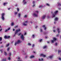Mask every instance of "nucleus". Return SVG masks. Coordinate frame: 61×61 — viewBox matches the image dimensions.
Segmentation results:
<instances>
[{"instance_id": "39", "label": "nucleus", "mask_w": 61, "mask_h": 61, "mask_svg": "<svg viewBox=\"0 0 61 61\" xmlns=\"http://www.w3.org/2000/svg\"><path fill=\"white\" fill-rule=\"evenodd\" d=\"M58 4L59 5H61V4L60 3H58Z\"/></svg>"}, {"instance_id": "15", "label": "nucleus", "mask_w": 61, "mask_h": 61, "mask_svg": "<svg viewBox=\"0 0 61 61\" xmlns=\"http://www.w3.org/2000/svg\"><path fill=\"white\" fill-rule=\"evenodd\" d=\"M20 15H21V14H20V13L18 14V16L19 18L20 17Z\"/></svg>"}, {"instance_id": "26", "label": "nucleus", "mask_w": 61, "mask_h": 61, "mask_svg": "<svg viewBox=\"0 0 61 61\" xmlns=\"http://www.w3.org/2000/svg\"><path fill=\"white\" fill-rule=\"evenodd\" d=\"M18 44V43H17V42H16L15 43V46H16L17 45V44Z\"/></svg>"}, {"instance_id": "2", "label": "nucleus", "mask_w": 61, "mask_h": 61, "mask_svg": "<svg viewBox=\"0 0 61 61\" xmlns=\"http://www.w3.org/2000/svg\"><path fill=\"white\" fill-rule=\"evenodd\" d=\"M57 13H58V11H56L54 13V14H53L52 15V17H55V15H56Z\"/></svg>"}, {"instance_id": "60", "label": "nucleus", "mask_w": 61, "mask_h": 61, "mask_svg": "<svg viewBox=\"0 0 61 61\" xmlns=\"http://www.w3.org/2000/svg\"><path fill=\"white\" fill-rule=\"evenodd\" d=\"M37 27V26H35V28H36Z\"/></svg>"}, {"instance_id": "42", "label": "nucleus", "mask_w": 61, "mask_h": 61, "mask_svg": "<svg viewBox=\"0 0 61 61\" xmlns=\"http://www.w3.org/2000/svg\"><path fill=\"white\" fill-rule=\"evenodd\" d=\"M28 46H31V44L30 43H28Z\"/></svg>"}, {"instance_id": "45", "label": "nucleus", "mask_w": 61, "mask_h": 61, "mask_svg": "<svg viewBox=\"0 0 61 61\" xmlns=\"http://www.w3.org/2000/svg\"><path fill=\"white\" fill-rule=\"evenodd\" d=\"M32 7H35V4H33V5H32Z\"/></svg>"}, {"instance_id": "46", "label": "nucleus", "mask_w": 61, "mask_h": 61, "mask_svg": "<svg viewBox=\"0 0 61 61\" xmlns=\"http://www.w3.org/2000/svg\"><path fill=\"white\" fill-rule=\"evenodd\" d=\"M10 28H8V29H7V30H10Z\"/></svg>"}, {"instance_id": "6", "label": "nucleus", "mask_w": 61, "mask_h": 61, "mask_svg": "<svg viewBox=\"0 0 61 61\" xmlns=\"http://www.w3.org/2000/svg\"><path fill=\"white\" fill-rule=\"evenodd\" d=\"M23 4L25 5L26 4L27 2L25 1V0H23Z\"/></svg>"}, {"instance_id": "19", "label": "nucleus", "mask_w": 61, "mask_h": 61, "mask_svg": "<svg viewBox=\"0 0 61 61\" xmlns=\"http://www.w3.org/2000/svg\"><path fill=\"white\" fill-rule=\"evenodd\" d=\"M32 38H34L35 37V35L34 34L32 35Z\"/></svg>"}, {"instance_id": "33", "label": "nucleus", "mask_w": 61, "mask_h": 61, "mask_svg": "<svg viewBox=\"0 0 61 61\" xmlns=\"http://www.w3.org/2000/svg\"><path fill=\"white\" fill-rule=\"evenodd\" d=\"M7 31H8V30L6 29L5 30V32H7Z\"/></svg>"}, {"instance_id": "27", "label": "nucleus", "mask_w": 61, "mask_h": 61, "mask_svg": "<svg viewBox=\"0 0 61 61\" xmlns=\"http://www.w3.org/2000/svg\"><path fill=\"white\" fill-rule=\"evenodd\" d=\"M4 55L5 56H6L7 55V53H6V52H4Z\"/></svg>"}, {"instance_id": "4", "label": "nucleus", "mask_w": 61, "mask_h": 61, "mask_svg": "<svg viewBox=\"0 0 61 61\" xmlns=\"http://www.w3.org/2000/svg\"><path fill=\"white\" fill-rule=\"evenodd\" d=\"M20 38L21 39H22V40H24V35H22L21 36Z\"/></svg>"}, {"instance_id": "36", "label": "nucleus", "mask_w": 61, "mask_h": 61, "mask_svg": "<svg viewBox=\"0 0 61 61\" xmlns=\"http://www.w3.org/2000/svg\"><path fill=\"white\" fill-rule=\"evenodd\" d=\"M42 41V39H41L40 40H39V42H41V41Z\"/></svg>"}, {"instance_id": "51", "label": "nucleus", "mask_w": 61, "mask_h": 61, "mask_svg": "<svg viewBox=\"0 0 61 61\" xmlns=\"http://www.w3.org/2000/svg\"><path fill=\"white\" fill-rule=\"evenodd\" d=\"M51 42H52V43H53V42H54V41L51 40Z\"/></svg>"}, {"instance_id": "57", "label": "nucleus", "mask_w": 61, "mask_h": 61, "mask_svg": "<svg viewBox=\"0 0 61 61\" xmlns=\"http://www.w3.org/2000/svg\"><path fill=\"white\" fill-rule=\"evenodd\" d=\"M2 30V29H0V32Z\"/></svg>"}, {"instance_id": "56", "label": "nucleus", "mask_w": 61, "mask_h": 61, "mask_svg": "<svg viewBox=\"0 0 61 61\" xmlns=\"http://www.w3.org/2000/svg\"><path fill=\"white\" fill-rule=\"evenodd\" d=\"M47 18H49V16H48L47 17Z\"/></svg>"}, {"instance_id": "21", "label": "nucleus", "mask_w": 61, "mask_h": 61, "mask_svg": "<svg viewBox=\"0 0 61 61\" xmlns=\"http://www.w3.org/2000/svg\"><path fill=\"white\" fill-rule=\"evenodd\" d=\"M46 48V46H44L43 47V49H45Z\"/></svg>"}, {"instance_id": "49", "label": "nucleus", "mask_w": 61, "mask_h": 61, "mask_svg": "<svg viewBox=\"0 0 61 61\" xmlns=\"http://www.w3.org/2000/svg\"><path fill=\"white\" fill-rule=\"evenodd\" d=\"M34 46H35V45L34 44H33L32 46V47H34Z\"/></svg>"}, {"instance_id": "20", "label": "nucleus", "mask_w": 61, "mask_h": 61, "mask_svg": "<svg viewBox=\"0 0 61 61\" xmlns=\"http://www.w3.org/2000/svg\"><path fill=\"white\" fill-rule=\"evenodd\" d=\"M43 7V6L42 5H41L39 6V8H42V7Z\"/></svg>"}, {"instance_id": "29", "label": "nucleus", "mask_w": 61, "mask_h": 61, "mask_svg": "<svg viewBox=\"0 0 61 61\" xmlns=\"http://www.w3.org/2000/svg\"><path fill=\"white\" fill-rule=\"evenodd\" d=\"M9 44H8L6 45V46L7 47V46H9Z\"/></svg>"}, {"instance_id": "37", "label": "nucleus", "mask_w": 61, "mask_h": 61, "mask_svg": "<svg viewBox=\"0 0 61 61\" xmlns=\"http://www.w3.org/2000/svg\"><path fill=\"white\" fill-rule=\"evenodd\" d=\"M6 4H7V3H4V4H3L4 5H6Z\"/></svg>"}, {"instance_id": "30", "label": "nucleus", "mask_w": 61, "mask_h": 61, "mask_svg": "<svg viewBox=\"0 0 61 61\" xmlns=\"http://www.w3.org/2000/svg\"><path fill=\"white\" fill-rule=\"evenodd\" d=\"M24 18H26L27 17V15H25V16H24Z\"/></svg>"}, {"instance_id": "17", "label": "nucleus", "mask_w": 61, "mask_h": 61, "mask_svg": "<svg viewBox=\"0 0 61 61\" xmlns=\"http://www.w3.org/2000/svg\"><path fill=\"white\" fill-rule=\"evenodd\" d=\"M57 31L58 32V33H59L60 32L59 31V28H57Z\"/></svg>"}, {"instance_id": "40", "label": "nucleus", "mask_w": 61, "mask_h": 61, "mask_svg": "<svg viewBox=\"0 0 61 61\" xmlns=\"http://www.w3.org/2000/svg\"><path fill=\"white\" fill-rule=\"evenodd\" d=\"M21 33H20L19 34H18V36H20V35H21Z\"/></svg>"}, {"instance_id": "34", "label": "nucleus", "mask_w": 61, "mask_h": 61, "mask_svg": "<svg viewBox=\"0 0 61 61\" xmlns=\"http://www.w3.org/2000/svg\"><path fill=\"white\" fill-rule=\"evenodd\" d=\"M7 38H10V36H7Z\"/></svg>"}, {"instance_id": "8", "label": "nucleus", "mask_w": 61, "mask_h": 61, "mask_svg": "<svg viewBox=\"0 0 61 61\" xmlns=\"http://www.w3.org/2000/svg\"><path fill=\"white\" fill-rule=\"evenodd\" d=\"M41 56H42L43 57H46V55H44L43 54H41L40 55Z\"/></svg>"}, {"instance_id": "5", "label": "nucleus", "mask_w": 61, "mask_h": 61, "mask_svg": "<svg viewBox=\"0 0 61 61\" xmlns=\"http://www.w3.org/2000/svg\"><path fill=\"white\" fill-rule=\"evenodd\" d=\"M19 32H20V29H19L18 30H16V31L15 32V34H16V33H17Z\"/></svg>"}, {"instance_id": "48", "label": "nucleus", "mask_w": 61, "mask_h": 61, "mask_svg": "<svg viewBox=\"0 0 61 61\" xmlns=\"http://www.w3.org/2000/svg\"><path fill=\"white\" fill-rule=\"evenodd\" d=\"M24 36L26 35V33L25 32L24 34Z\"/></svg>"}, {"instance_id": "54", "label": "nucleus", "mask_w": 61, "mask_h": 61, "mask_svg": "<svg viewBox=\"0 0 61 61\" xmlns=\"http://www.w3.org/2000/svg\"><path fill=\"white\" fill-rule=\"evenodd\" d=\"M2 40V38L0 37V41H1Z\"/></svg>"}, {"instance_id": "59", "label": "nucleus", "mask_w": 61, "mask_h": 61, "mask_svg": "<svg viewBox=\"0 0 61 61\" xmlns=\"http://www.w3.org/2000/svg\"><path fill=\"white\" fill-rule=\"evenodd\" d=\"M47 42L48 44H49V43H50L49 42V41H47Z\"/></svg>"}, {"instance_id": "28", "label": "nucleus", "mask_w": 61, "mask_h": 61, "mask_svg": "<svg viewBox=\"0 0 61 61\" xmlns=\"http://www.w3.org/2000/svg\"><path fill=\"white\" fill-rule=\"evenodd\" d=\"M11 52H10L9 54V56H11Z\"/></svg>"}, {"instance_id": "41", "label": "nucleus", "mask_w": 61, "mask_h": 61, "mask_svg": "<svg viewBox=\"0 0 61 61\" xmlns=\"http://www.w3.org/2000/svg\"><path fill=\"white\" fill-rule=\"evenodd\" d=\"M17 12H16L15 13V15H17Z\"/></svg>"}, {"instance_id": "35", "label": "nucleus", "mask_w": 61, "mask_h": 61, "mask_svg": "<svg viewBox=\"0 0 61 61\" xmlns=\"http://www.w3.org/2000/svg\"><path fill=\"white\" fill-rule=\"evenodd\" d=\"M9 49H10V48H9V47L7 49V51H9Z\"/></svg>"}, {"instance_id": "32", "label": "nucleus", "mask_w": 61, "mask_h": 61, "mask_svg": "<svg viewBox=\"0 0 61 61\" xmlns=\"http://www.w3.org/2000/svg\"><path fill=\"white\" fill-rule=\"evenodd\" d=\"M0 51L1 53H2V52L3 51V49L0 50Z\"/></svg>"}, {"instance_id": "22", "label": "nucleus", "mask_w": 61, "mask_h": 61, "mask_svg": "<svg viewBox=\"0 0 61 61\" xmlns=\"http://www.w3.org/2000/svg\"><path fill=\"white\" fill-rule=\"evenodd\" d=\"M5 15V13H3L1 14V16H4V15Z\"/></svg>"}, {"instance_id": "50", "label": "nucleus", "mask_w": 61, "mask_h": 61, "mask_svg": "<svg viewBox=\"0 0 61 61\" xmlns=\"http://www.w3.org/2000/svg\"><path fill=\"white\" fill-rule=\"evenodd\" d=\"M32 3L33 4V5L35 4L34 3H35V1H33L32 2Z\"/></svg>"}, {"instance_id": "44", "label": "nucleus", "mask_w": 61, "mask_h": 61, "mask_svg": "<svg viewBox=\"0 0 61 61\" xmlns=\"http://www.w3.org/2000/svg\"><path fill=\"white\" fill-rule=\"evenodd\" d=\"M61 52V51L59 50L58 51V53H60V52Z\"/></svg>"}, {"instance_id": "53", "label": "nucleus", "mask_w": 61, "mask_h": 61, "mask_svg": "<svg viewBox=\"0 0 61 61\" xmlns=\"http://www.w3.org/2000/svg\"><path fill=\"white\" fill-rule=\"evenodd\" d=\"M59 60H61V59L60 58H59Z\"/></svg>"}, {"instance_id": "23", "label": "nucleus", "mask_w": 61, "mask_h": 61, "mask_svg": "<svg viewBox=\"0 0 61 61\" xmlns=\"http://www.w3.org/2000/svg\"><path fill=\"white\" fill-rule=\"evenodd\" d=\"M53 39L54 41H56V38H53Z\"/></svg>"}, {"instance_id": "10", "label": "nucleus", "mask_w": 61, "mask_h": 61, "mask_svg": "<svg viewBox=\"0 0 61 61\" xmlns=\"http://www.w3.org/2000/svg\"><path fill=\"white\" fill-rule=\"evenodd\" d=\"M43 27H44V30H46V27L45 26V25H43L42 26Z\"/></svg>"}, {"instance_id": "13", "label": "nucleus", "mask_w": 61, "mask_h": 61, "mask_svg": "<svg viewBox=\"0 0 61 61\" xmlns=\"http://www.w3.org/2000/svg\"><path fill=\"white\" fill-rule=\"evenodd\" d=\"M1 18L3 20H5V18H4V16H2Z\"/></svg>"}, {"instance_id": "25", "label": "nucleus", "mask_w": 61, "mask_h": 61, "mask_svg": "<svg viewBox=\"0 0 61 61\" xmlns=\"http://www.w3.org/2000/svg\"><path fill=\"white\" fill-rule=\"evenodd\" d=\"M18 44H19V43H20V41L19 40H18L17 41V42Z\"/></svg>"}, {"instance_id": "31", "label": "nucleus", "mask_w": 61, "mask_h": 61, "mask_svg": "<svg viewBox=\"0 0 61 61\" xmlns=\"http://www.w3.org/2000/svg\"><path fill=\"white\" fill-rule=\"evenodd\" d=\"M46 5H47V6H49V5H50L49 4H48L47 3H46Z\"/></svg>"}, {"instance_id": "11", "label": "nucleus", "mask_w": 61, "mask_h": 61, "mask_svg": "<svg viewBox=\"0 0 61 61\" xmlns=\"http://www.w3.org/2000/svg\"><path fill=\"white\" fill-rule=\"evenodd\" d=\"M34 56H30V58H34Z\"/></svg>"}, {"instance_id": "14", "label": "nucleus", "mask_w": 61, "mask_h": 61, "mask_svg": "<svg viewBox=\"0 0 61 61\" xmlns=\"http://www.w3.org/2000/svg\"><path fill=\"white\" fill-rule=\"evenodd\" d=\"M48 58L51 59L52 58H53V56H49Z\"/></svg>"}, {"instance_id": "12", "label": "nucleus", "mask_w": 61, "mask_h": 61, "mask_svg": "<svg viewBox=\"0 0 61 61\" xmlns=\"http://www.w3.org/2000/svg\"><path fill=\"white\" fill-rule=\"evenodd\" d=\"M39 61H43V59L41 58V60L40 59H39Z\"/></svg>"}, {"instance_id": "55", "label": "nucleus", "mask_w": 61, "mask_h": 61, "mask_svg": "<svg viewBox=\"0 0 61 61\" xmlns=\"http://www.w3.org/2000/svg\"><path fill=\"white\" fill-rule=\"evenodd\" d=\"M17 11L18 12V11H19V9L18 8L17 9Z\"/></svg>"}, {"instance_id": "52", "label": "nucleus", "mask_w": 61, "mask_h": 61, "mask_svg": "<svg viewBox=\"0 0 61 61\" xmlns=\"http://www.w3.org/2000/svg\"><path fill=\"white\" fill-rule=\"evenodd\" d=\"M10 57H9L8 58V60H10Z\"/></svg>"}, {"instance_id": "1", "label": "nucleus", "mask_w": 61, "mask_h": 61, "mask_svg": "<svg viewBox=\"0 0 61 61\" xmlns=\"http://www.w3.org/2000/svg\"><path fill=\"white\" fill-rule=\"evenodd\" d=\"M38 13V11H36V12L33 14V15L35 16H38V15L37 14Z\"/></svg>"}, {"instance_id": "58", "label": "nucleus", "mask_w": 61, "mask_h": 61, "mask_svg": "<svg viewBox=\"0 0 61 61\" xmlns=\"http://www.w3.org/2000/svg\"><path fill=\"white\" fill-rule=\"evenodd\" d=\"M53 31L54 32H56V30H53Z\"/></svg>"}, {"instance_id": "43", "label": "nucleus", "mask_w": 61, "mask_h": 61, "mask_svg": "<svg viewBox=\"0 0 61 61\" xmlns=\"http://www.w3.org/2000/svg\"><path fill=\"white\" fill-rule=\"evenodd\" d=\"M4 38H5H5H7V36H5L4 37Z\"/></svg>"}, {"instance_id": "38", "label": "nucleus", "mask_w": 61, "mask_h": 61, "mask_svg": "<svg viewBox=\"0 0 61 61\" xmlns=\"http://www.w3.org/2000/svg\"><path fill=\"white\" fill-rule=\"evenodd\" d=\"M55 45L56 46H57V43H55Z\"/></svg>"}, {"instance_id": "63", "label": "nucleus", "mask_w": 61, "mask_h": 61, "mask_svg": "<svg viewBox=\"0 0 61 61\" xmlns=\"http://www.w3.org/2000/svg\"><path fill=\"white\" fill-rule=\"evenodd\" d=\"M45 38H46H46H47V37H45Z\"/></svg>"}, {"instance_id": "62", "label": "nucleus", "mask_w": 61, "mask_h": 61, "mask_svg": "<svg viewBox=\"0 0 61 61\" xmlns=\"http://www.w3.org/2000/svg\"><path fill=\"white\" fill-rule=\"evenodd\" d=\"M15 27H17V26H16Z\"/></svg>"}, {"instance_id": "3", "label": "nucleus", "mask_w": 61, "mask_h": 61, "mask_svg": "<svg viewBox=\"0 0 61 61\" xmlns=\"http://www.w3.org/2000/svg\"><path fill=\"white\" fill-rule=\"evenodd\" d=\"M27 23H28V22L27 21H26L24 22V23H23L22 24L23 25H25V26H27Z\"/></svg>"}, {"instance_id": "24", "label": "nucleus", "mask_w": 61, "mask_h": 61, "mask_svg": "<svg viewBox=\"0 0 61 61\" xmlns=\"http://www.w3.org/2000/svg\"><path fill=\"white\" fill-rule=\"evenodd\" d=\"M2 61H6V59H2Z\"/></svg>"}, {"instance_id": "16", "label": "nucleus", "mask_w": 61, "mask_h": 61, "mask_svg": "<svg viewBox=\"0 0 61 61\" xmlns=\"http://www.w3.org/2000/svg\"><path fill=\"white\" fill-rule=\"evenodd\" d=\"M14 25V22H12L11 24V26H13Z\"/></svg>"}, {"instance_id": "18", "label": "nucleus", "mask_w": 61, "mask_h": 61, "mask_svg": "<svg viewBox=\"0 0 61 61\" xmlns=\"http://www.w3.org/2000/svg\"><path fill=\"white\" fill-rule=\"evenodd\" d=\"M18 59H19V60H18L17 61H20V58L19 57H18Z\"/></svg>"}, {"instance_id": "61", "label": "nucleus", "mask_w": 61, "mask_h": 61, "mask_svg": "<svg viewBox=\"0 0 61 61\" xmlns=\"http://www.w3.org/2000/svg\"><path fill=\"white\" fill-rule=\"evenodd\" d=\"M15 29H13V31H15Z\"/></svg>"}, {"instance_id": "64", "label": "nucleus", "mask_w": 61, "mask_h": 61, "mask_svg": "<svg viewBox=\"0 0 61 61\" xmlns=\"http://www.w3.org/2000/svg\"><path fill=\"white\" fill-rule=\"evenodd\" d=\"M30 23H31V24H32V22H30Z\"/></svg>"}, {"instance_id": "7", "label": "nucleus", "mask_w": 61, "mask_h": 61, "mask_svg": "<svg viewBox=\"0 0 61 61\" xmlns=\"http://www.w3.org/2000/svg\"><path fill=\"white\" fill-rule=\"evenodd\" d=\"M46 16L44 15L42 16V19H44L46 18Z\"/></svg>"}, {"instance_id": "47", "label": "nucleus", "mask_w": 61, "mask_h": 61, "mask_svg": "<svg viewBox=\"0 0 61 61\" xmlns=\"http://www.w3.org/2000/svg\"><path fill=\"white\" fill-rule=\"evenodd\" d=\"M40 30L41 32H42V29H40Z\"/></svg>"}, {"instance_id": "9", "label": "nucleus", "mask_w": 61, "mask_h": 61, "mask_svg": "<svg viewBox=\"0 0 61 61\" xmlns=\"http://www.w3.org/2000/svg\"><path fill=\"white\" fill-rule=\"evenodd\" d=\"M58 18L56 17L55 19V21H58Z\"/></svg>"}]
</instances>
